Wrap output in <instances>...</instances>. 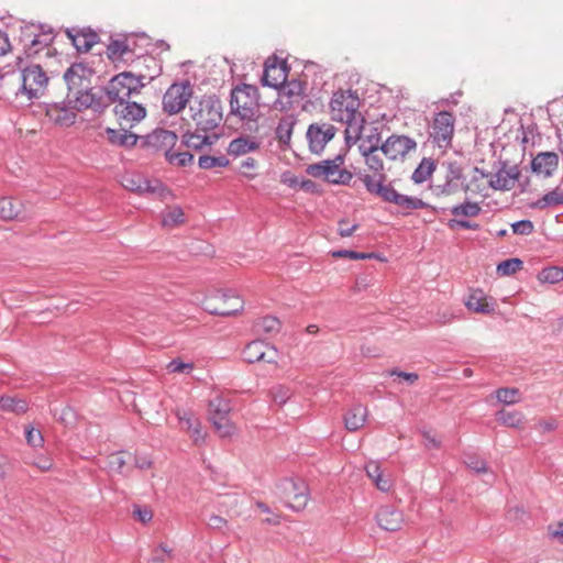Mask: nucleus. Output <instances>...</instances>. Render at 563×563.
<instances>
[{
	"label": "nucleus",
	"mask_w": 563,
	"mask_h": 563,
	"mask_svg": "<svg viewBox=\"0 0 563 563\" xmlns=\"http://www.w3.org/2000/svg\"><path fill=\"white\" fill-rule=\"evenodd\" d=\"M192 93V86L189 81L173 84L163 96V110L168 114L181 112Z\"/></svg>",
	"instance_id": "9d476101"
},
{
	"label": "nucleus",
	"mask_w": 563,
	"mask_h": 563,
	"mask_svg": "<svg viewBox=\"0 0 563 563\" xmlns=\"http://www.w3.org/2000/svg\"><path fill=\"white\" fill-rule=\"evenodd\" d=\"M67 100L69 103H73L74 108L77 110L91 108L95 111H98L103 107L101 99L97 98L90 87L80 89L78 91L76 90L73 93H67Z\"/></svg>",
	"instance_id": "4be33fe9"
},
{
	"label": "nucleus",
	"mask_w": 563,
	"mask_h": 563,
	"mask_svg": "<svg viewBox=\"0 0 563 563\" xmlns=\"http://www.w3.org/2000/svg\"><path fill=\"white\" fill-rule=\"evenodd\" d=\"M512 232L520 235H529L533 232V223L530 220H520L511 225Z\"/></svg>",
	"instance_id": "680f3d73"
},
{
	"label": "nucleus",
	"mask_w": 563,
	"mask_h": 563,
	"mask_svg": "<svg viewBox=\"0 0 563 563\" xmlns=\"http://www.w3.org/2000/svg\"><path fill=\"white\" fill-rule=\"evenodd\" d=\"M376 520L382 529L386 531H398L404 523V515L400 510L391 506H384L378 510Z\"/></svg>",
	"instance_id": "a878e982"
},
{
	"label": "nucleus",
	"mask_w": 563,
	"mask_h": 563,
	"mask_svg": "<svg viewBox=\"0 0 563 563\" xmlns=\"http://www.w3.org/2000/svg\"><path fill=\"white\" fill-rule=\"evenodd\" d=\"M67 35L78 52L86 53L98 42V34L93 31H77L73 33L67 30Z\"/></svg>",
	"instance_id": "2f4dec72"
},
{
	"label": "nucleus",
	"mask_w": 563,
	"mask_h": 563,
	"mask_svg": "<svg viewBox=\"0 0 563 563\" xmlns=\"http://www.w3.org/2000/svg\"><path fill=\"white\" fill-rule=\"evenodd\" d=\"M165 157L170 164L181 167L191 164L194 161V155L188 152L173 153L172 151H169L165 155Z\"/></svg>",
	"instance_id": "603ef678"
},
{
	"label": "nucleus",
	"mask_w": 563,
	"mask_h": 563,
	"mask_svg": "<svg viewBox=\"0 0 563 563\" xmlns=\"http://www.w3.org/2000/svg\"><path fill=\"white\" fill-rule=\"evenodd\" d=\"M128 47L124 43L114 41L108 46V54L110 57L122 56Z\"/></svg>",
	"instance_id": "338daca9"
},
{
	"label": "nucleus",
	"mask_w": 563,
	"mask_h": 563,
	"mask_svg": "<svg viewBox=\"0 0 563 563\" xmlns=\"http://www.w3.org/2000/svg\"><path fill=\"white\" fill-rule=\"evenodd\" d=\"M496 419L500 423L510 428H522L525 423V416L520 411L500 410L496 413Z\"/></svg>",
	"instance_id": "ea45409f"
},
{
	"label": "nucleus",
	"mask_w": 563,
	"mask_h": 563,
	"mask_svg": "<svg viewBox=\"0 0 563 563\" xmlns=\"http://www.w3.org/2000/svg\"><path fill=\"white\" fill-rule=\"evenodd\" d=\"M367 417V408L363 405L353 406L344 416V424L349 431H357L361 429Z\"/></svg>",
	"instance_id": "72a5a7b5"
},
{
	"label": "nucleus",
	"mask_w": 563,
	"mask_h": 563,
	"mask_svg": "<svg viewBox=\"0 0 563 563\" xmlns=\"http://www.w3.org/2000/svg\"><path fill=\"white\" fill-rule=\"evenodd\" d=\"M522 261L519 258H509L497 265V273L501 276L515 274L522 267Z\"/></svg>",
	"instance_id": "3c124183"
},
{
	"label": "nucleus",
	"mask_w": 563,
	"mask_h": 563,
	"mask_svg": "<svg viewBox=\"0 0 563 563\" xmlns=\"http://www.w3.org/2000/svg\"><path fill=\"white\" fill-rule=\"evenodd\" d=\"M125 464L126 460L121 452L113 453L108 459V467L113 472L121 473Z\"/></svg>",
	"instance_id": "13d9d810"
},
{
	"label": "nucleus",
	"mask_w": 563,
	"mask_h": 563,
	"mask_svg": "<svg viewBox=\"0 0 563 563\" xmlns=\"http://www.w3.org/2000/svg\"><path fill=\"white\" fill-rule=\"evenodd\" d=\"M496 398L509 406L521 401V394L517 388H499L496 390Z\"/></svg>",
	"instance_id": "49530a36"
},
{
	"label": "nucleus",
	"mask_w": 563,
	"mask_h": 563,
	"mask_svg": "<svg viewBox=\"0 0 563 563\" xmlns=\"http://www.w3.org/2000/svg\"><path fill=\"white\" fill-rule=\"evenodd\" d=\"M208 407L209 420H213L214 416L221 418L228 417L231 411V405L229 400L219 395L209 400Z\"/></svg>",
	"instance_id": "4c0bfd02"
},
{
	"label": "nucleus",
	"mask_w": 563,
	"mask_h": 563,
	"mask_svg": "<svg viewBox=\"0 0 563 563\" xmlns=\"http://www.w3.org/2000/svg\"><path fill=\"white\" fill-rule=\"evenodd\" d=\"M538 279L543 284H556L563 280V268L551 266L543 268L538 274Z\"/></svg>",
	"instance_id": "a18cd8bd"
},
{
	"label": "nucleus",
	"mask_w": 563,
	"mask_h": 563,
	"mask_svg": "<svg viewBox=\"0 0 563 563\" xmlns=\"http://www.w3.org/2000/svg\"><path fill=\"white\" fill-rule=\"evenodd\" d=\"M31 464L36 466L42 472H47L53 467V461L47 456H37L31 462Z\"/></svg>",
	"instance_id": "774afa93"
},
{
	"label": "nucleus",
	"mask_w": 563,
	"mask_h": 563,
	"mask_svg": "<svg viewBox=\"0 0 563 563\" xmlns=\"http://www.w3.org/2000/svg\"><path fill=\"white\" fill-rule=\"evenodd\" d=\"M142 139L145 146L155 151H162L165 155L175 146L178 140L175 132L164 129H156Z\"/></svg>",
	"instance_id": "6ab92c4d"
},
{
	"label": "nucleus",
	"mask_w": 563,
	"mask_h": 563,
	"mask_svg": "<svg viewBox=\"0 0 563 563\" xmlns=\"http://www.w3.org/2000/svg\"><path fill=\"white\" fill-rule=\"evenodd\" d=\"M444 181L435 186L439 195L451 196L459 191L470 189L462 166L456 162H448L445 165Z\"/></svg>",
	"instance_id": "f8f14e48"
},
{
	"label": "nucleus",
	"mask_w": 563,
	"mask_h": 563,
	"mask_svg": "<svg viewBox=\"0 0 563 563\" xmlns=\"http://www.w3.org/2000/svg\"><path fill=\"white\" fill-rule=\"evenodd\" d=\"M192 367V363H185L179 360H173L167 365V369L170 373H188Z\"/></svg>",
	"instance_id": "0e129e2a"
},
{
	"label": "nucleus",
	"mask_w": 563,
	"mask_h": 563,
	"mask_svg": "<svg viewBox=\"0 0 563 563\" xmlns=\"http://www.w3.org/2000/svg\"><path fill=\"white\" fill-rule=\"evenodd\" d=\"M361 101L352 90H338L330 100L331 119L345 123V141L347 145L355 144L361 139L365 119L358 111Z\"/></svg>",
	"instance_id": "f257e3e1"
},
{
	"label": "nucleus",
	"mask_w": 563,
	"mask_h": 563,
	"mask_svg": "<svg viewBox=\"0 0 563 563\" xmlns=\"http://www.w3.org/2000/svg\"><path fill=\"white\" fill-rule=\"evenodd\" d=\"M25 438L29 445L33 448L42 446L44 442V438L41 433V431L35 430L34 428H26L25 429Z\"/></svg>",
	"instance_id": "bf43d9fd"
},
{
	"label": "nucleus",
	"mask_w": 563,
	"mask_h": 563,
	"mask_svg": "<svg viewBox=\"0 0 563 563\" xmlns=\"http://www.w3.org/2000/svg\"><path fill=\"white\" fill-rule=\"evenodd\" d=\"M121 184L125 189L137 194L148 192L152 185V183L142 175L133 173L125 174L122 177Z\"/></svg>",
	"instance_id": "f704fd0d"
},
{
	"label": "nucleus",
	"mask_w": 563,
	"mask_h": 563,
	"mask_svg": "<svg viewBox=\"0 0 563 563\" xmlns=\"http://www.w3.org/2000/svg\"><path fill=\"white\" fill-rule=\"evenodd\" d=\"M417 143L405 135H391L380 146V151L389 159H398L405 157L410 151L415 150Z\"/></svg>",
	"instance_id": "dca6fc26"
},
{
	"label": "nucleus",
	"mask_w": 563,
	"mask_h": 563,
	"mask_svg": "<svg viewBox=\"0 0 563 563\" xmlns=\"http://www.w3.org/2000/svg\"><path fill=\"white\" fill-rule=\"evenodd\" d=\"M465 306L472 313H494L495 300L483 290H472L465 300Z\"/></svg>",
	"instance_id": "5701e85b"
},
{
	"label": "nucleus",
	"mask_w": 563,
	"mask_h": 563,
	"mask_svg": "<svg viewBox=\"0 0 563 563\" xmlns=\"http://www.w3.org/2000/svg\"><path fill=\"white\" fill-rule=\"evenodd\" d=\"M361 141L358 145L360 152H379L380 151V136L375 130L372 134L367 135L365 139H360Z\"/></svg>",
	"instance_id": "de8ad7c7"
},
{
	"label": "nucleus",
	"mask_w": 563,
	"mask_h": 563,
	"mask_svg": "<svg viewBox=\"0 0 563 563\" xmlns=\"http://www.w3.org/2000/svg\"><path fill=\"white\" fill-rule=\"evenodd\" d=\"M258 148V143L249 139L239 137L230 142L228 153L233 156L244 155Z\"/></svg>",
	"instance_id": "58836bf2"
},
{
	"label": "nucleus",
	"mask_w": 563,
	"mask_h": 563,
	"mask_svg": "<svg viewBox=\"0 0 563 563\" xmlns=\"http://www.w3.org/2000/svg\"><path fill=\"white\" fill-rule=\"evenodd\" d=\"M331 255L333 257H345V258H350V260H353V261H356V260H366V258H372L374 257V254L373 253H358V252H355V251H350V250H339V251H333L331 253Z\"/></svg>",
	"instance_id": "6e6d98bb"
},
{
	"label": "nucleus",
	"mask_w": 563,
	"mask_h": 563,
	"mask_svg": "<svg viewBox=\"0 0 563 563\" xmlns=\"http://www.w3.org/2000/svg\"><path fill=\"white\" fill-rule=\"evenodd\" d=\"M198 165L202 169H211L213 167H225L229 165V159L225 156L202 155L198 159Z\"/></svg>",
	"instance_id": "8fccbe9b"
},
{
	"label": "nucleus",
	"mask_w": 563,
	"mask_h": 563,
	"mask_svg": "<svg viewBox=\"0 0 563 563\" xmlns=\"http://www.w3.org/2000/svg\"><path fill=\"white\" fill-rule=\"evenodd\" d=\"M117 101L118 104L114 108V112L120 126L132 129L146 117V109L142 104L126 101L125 99Z\"/></svg>",
	"instance_id": "2eb2a0df"
},
{
	"label": "nucleus",
	"mask_w": 563,
	"mask_h": 563,
	"mask_svg": "<svg viewBox=\"0 0 563 563\" xmlns=\"http://www.w3.org/2000/svg\"><path fill=\"white\" fill-rule=\"evenodd\" d=\"M278 98L275 102L276 108L287 111L298 106L305 97V85L297 79L284 81L278 88Z\"/></svg>",
	"instance_id": "ddd939ff"
},
{
	"label": "nucleus",
	"mask_w": 563,
	"mask_h": 563,
	"mask_svg": "<svg viewBox=\"0 0 563 563\" xmlns=\"http://www.w3.org/2000/svg\"><path fill=\"white\" fill-rule=\"evenodd\" d=\"M561 205H563V188L558 186L533 202L532 207L537 209H547Z\"/></svg>",
	"instance_id": "c9c22d12"
},
{
	"label": "nucleus",
	"mask_w": 563,
	"mask_h": 563,
	"mask_svg": "<svg viewBox=\"0 0 563 563\" xmlns=\"http://www.w3.org/2000/svg\"><path fill=\"white\" fill-rule=\"evenodd\" d=\"M361 154L364 156L368 169L373 172V175L366 174L362 177L364 186L366 187L367 178H378L380 176L383 177L382 185H385L386 175L384 174V163L379 156V152H362Z\"/></svg>",
	"instance_id": "473e14b6"
},
{
	"label": "nucleus",
	"mask_w": 563,
	"mask_h": 563,
	"mask_svg": "<svg viewBox=\"0 0 563 563\" xmlns=\"http://www.w3.org/2000/svg\"><path fill=\"white\" fill-rule=\"evenodd\" d=\"M161 217L162 225L165 228H174L185 222V213L179 206L167 207Z\"/></svg>",
	"instance_id": "e433bc0d"
},
{
	"label": "nucleus",
	"mask_w": 563,
	"mask_h": 563,
	"mask_svg": "<svg viewBox=\"0 0 563 563\" xmlns=\"http://www.w3.org/2000/svg\"><path fill=\"white\" fill-rule=\"evenodd\" d=\"M221 306L211 307L208 305L206 311L218 317H234L243 311L244 302L239 296L222 295L217 298Z\"/></svg>",
	"instance_id": "412c9836"
},
{
	"label": "nucleus",
	"mask_w": 563,
	"mask_h": 563,
	"mask_svg": "<svg viewBox=\"0 0 563 563\" xmlns=\"http://www.w3.org/2000/svg\"><path fill=\"white\" fill-rule=\"evenodd\" d=\"M383 177L367 178L366 190L380 197L384 201L396 205L404 213L411 210L423 209L428 205L421 199L412 196L399 194L390 185H382Z\"/></svg>",
	"instance_id": "7ed1b4c3"
},
{
	"label": "nucleus",
	"mask_w": 563,
	"mask_h": 563,
	"mask_svg": "<svg viewBox=\"0 0 563 563\" xmlns=\"http://www.w3.org/2000/svg\"><path fill=\"white\" fill-rule=\"evenodd\" d=\"M48 119L59 126H70L75 123L76 112L66 106L54 103L46 110Z\"/></svg>",
	"instance_id": "c756f323"
},
{
	"label": "nucleus",
	"mask_w": 563,
	"mask_h": 563,
	"mask_svg": "<svg viewBox=\"0 0 563 563\" xmlns=\"http://www.w3.org/2000/svg\"><path fill=\"white\" fill-rule=\"evenodd\" d=\"M216 432L221 438H229L235 432V426L229 420L228 417L221 418L214 416L213 420H210Z\"/></svg>",
	"instance_id": "c03bdc74"
},
{
	"label": "nucleus",
	"mask_w": 563,
	"mask_h": 563,
	"mask_svg": "<svg viewBox=\"0 0 563 563\" xmlns=\"http://www.w3.org/2000/svg\"><path fill=\"white\" fill-rule=\"evenodd\" d=\"M344 158L338 155L334 159H325L317 164H311L307 167V173L316 178H323L324 180L335 184L345 185L352 179V173L342 168Z\"/></svg>",
	"instance_id": "0eeeda50"
},
{
	"label": "nucleus",
	"mask_w": 563,
	"mask_h": 563,
	"mask_svg": "<svg viewBox=\"0 0 563 563\" xmlns=\"http://www.w3.org/2000/svg\"><path fill=\"white\" fill-rule=\"evenodd\" d=\"M54 416L59 422H62L66 427L74 424V422L76 421V412L70 407H64L60 409L59 412L55 410Z\"/></svg>",
	"instance_id": "864d4df0"
},
{
	"label": "nucleus",
	"mask_w": 563,
	"mask_h": 563,
	"mask_svg": "<svg viewBox=\"0 0 563 563\" xmlns=\"http://www.w3.org/2000/svg\"><path fill=\"white\" fill-rule=\"evenodd\" d=\"M218 140V135L213 132L203 133L196 128L195 132H187L183 136L184 144L194 150H202L205 146L212 145Z\"/></svg>",
	"instance_id": "7c9ffc66"
},
{
	"label": "nucleus",
	"mask_w": 563,
	"mask_h": 563,
	"mask_svg": "<svg viewBox=\"0 0 563 563\" xmlns=\"http://www.w3.org/2000/svg\"><path fill=\"white\" fill-rule=\"evenodd\" d=\"M277 495L295 510H303L309 500L308 486L301 478H283L276 484Z\"/></svg>",
	"instance_id": "423d86ee"
},
{
	"label": "nucleus",
	"mask_w": 563,
	"mask_h": 563,
	"mask_svg": "<svg viewBox=\"0 0 563 563\" xmlns=\"http://www.w3.org/2000/svg\"><path fill=\"white\" fill-rule=\"evenodd\" d=\"M21 41L25 54L27 57H32L51 45L53 34L51 31H43L40 26L30 24L22 29Z\"/></svg>",
	"instance_id": "9b49d317"
},
{
	"label": "nucleus",
	"mask_w": 563,
	"mask_h": 563,
	"mask_svg": "<svg viewBox=\"0 0 563 563\" xmlns=\"http://www.w3.org/2000/svg\"><path fill=\"white\" fill-rule=\"evenodd\" d=\"M148 192L156 195L162 201L174 199L173 192L159 181L152 183Z\"/></svg>",
	"instance_id": "5fc2aeb1"
},
{
	"label": "nucleus",
	"mask_w": 563,
	"mask_h": 563,
	"mask_svg": "<svg viewBox=\"0 0 563 563\" xmlns=\"http://www.w3.org/2000/svg\"><path fill=\"white\" fill-rule=\"evenodd\" d=\"M295 121L291 117L280 119L276 128V136L283 144H288L291 139Z\"/></svg>",
	"instance_id": "79ce46f5"
},
{
	"label": "nucleus",
	"mask_w": 563,
	"mask_h": 563,
	"mask_svg": "<svg viewBox=\"0 0 563 563\" xmlns=\"http://www.w3.org/2000/svg\"><path fill=\"white\" fill-rule=\"evenodd\" d=\"M145 79L144 75L136 76L131 71L120 73L109 81L106 88L107 96L112 102L130 98L145 86Z\"/></svg>",
	"instance_id": "39448f33"
},
{
	"label": "nucleus",
	"mask_w": 563,
	"mask_h": 563,
	"mask_svg": "<svg viewBox=\"0 0 563 563\" xmlns=\"http://www.w3.org/2000/svg\"><path fill=\"white\" fill-rule=\"evenodd\" d=\"M20 79L21 86L16 93L25 95L30 100L40 98L48 82V77L38 65H31L22 69Z\"/></svg>",
	"instance_id": "1a4fd4ad"
},
{
	"label": "nucleus",
	"mask_w": 563,
	"mask_h": 563,
	"mask_svg": "<svg viewBox=\"0 0 563 563\" xmlns=\"http://www.w3.org/2000/svg\"><path fill=\"white\" fill-rule=\"evenodd\" d=\"M272 396L276 405L283 406L291 397V390L286 386H278L273 389Z\"/></svg>",
	"instance_id": "4d7b16f0"
},
{
	"label": "nucleus",
	"mask_w": 563,
	"mask_h": 563,
	"mask_svg": "<svg viewBox=\"0 0 563 563\" xmlns=\"http://www.w3.org/2000/svg\"><path fill=\"white\" fill-rule=\"evenodd\" d=\"M256 327L263 328L266 332H277L280 328L279 319H258Z\"/></svg>",
	"instance_id": "69168bd1"
},
{
	"label": "nucleus",
	"mask_w": 563,
	"mask_h": 563,
	"mask_svg": "<svg viewBox=\"0 0 563 563\" xmlns=\"http://www.w3.org/2000/svg\"><path fill=\"white\" fill-rule=\"evenodd\" d=\"M287 78V70L283 64L268 59L265 63L262 84L267 87L277 89Z\"/></svg>",
	"instance_id": "cd10ccee"
},
{
	"label": "nucleus",
	"mask_w": 563,
	"mask_h": 563,
	"mask_svg": "<svg viewBox=\"0 0 563 563\" xmlns=\"http://www.w3.org/2000/svg\"><path fill=\"white\" fill-rule=\"evenodd\" d=\"M0 408L7 412L15 415L24 413L27 410V404L24 399L11 396H2L0 398Z\"/></svg>",
	"instance_id": "a19ab883"
},
{
	"label": "nucleus",
	"mask_w": 563,
	"mask_h": 563,
	"mask_svg": "<svg viewBox=\"0 0 563 563\" xmlns=\"http://www.w3.org/2000/svg\"><path fill=\"white\" fill-rule=\"evenodd\" d=\"M30 214L24 208V203L15 201L9 197L0 198V220L12 221L19 220L24 221L29 219Z\"/></svg>",
	"instance_id": "393cba45"
},
{
	"label": "nucleus",
	"mask_w": 563,
	"mask_h": 563,
	"mask_svg": "<svg viewBox=\"0 0 563 563\" xmlns=\"http://www.w3.org/2000/svg\"><path fill=\"white\" fill-rule=\"evenodd\" d=\"M482 211V208L477 202L465 201L464 203L454 206L451 209V213L455 217L463 216L467 218L477 217Z\"/></svg>",
	"instance_id": "37998d69"
},
{
	"label": "nucleus",
	"mask_w": 563,
	"mask_h": 563,
	"mask_svg": "<svg viewBox=\"0 0 563 563\" xmlns=\"http://www.w3.org/2000/svg\"><path fill=\"white\" fill-rule=\"evenodd\" d=\"M365 471L367 476L373 481L374 484L385 475L380 468L379 463L376 461L368 462L365 466Z\"/></svg>",
	"instance_id": "e2e57ef3"
},
{
	"label": "nucleus",
	"mask_w": 563,
	"mask_h": 563,
	"mask_svg": "<svg viewBox=\"0 0 563 563\" xmlns=\"http://www.w3.org/2000/svg\"><path fill=\"white\" fill-rule=\"evenodd\" d=\"M260 92L255 86L242 85L232 90L231 110L242 120L255 121L260 115Z\"/></svg>",
	"instance_id": "20e7f679"
},
{
	"label": "nucleus",
	"mask_w": 563,
	"mask_h": 563,
	"mask_svg": "<svg viewBox=\"0 0 563 563\" xmlns=\"http://www.w3.org/2000/svg\"><path fill=\"white\" fill-rule=\"evenodd\" d=\"M243 357L247 363L266 362L275 363L277 351L263 341H253L243 351Z\"/></svg>",
	"instance_id": "aec40b11"
},
{
	"label": "nucleus",
	"mask_w": 563,
	"mask_h": 563,
	"mask_svg": "<svg viewBox=\"0 0 563 563\" xmlns=\"http://www.w3.org/2000/svg\"><path fill=\"white\" fill-rule=\"evenodd\" d=\"M177 417L180 428L188 432L195 444H199L205 441L206 434L202 431V426L198 418L188 411H178Z\"/></svg>",
	"instance_id": "bb28decb"
},
{
	"label": "nucleus",
	"mask_w": 563,
	"mask_h": 563,
	"mask_svg": "<svg viewBox=\"0 0 563 563\" xmlns=\"http://www.w3.org/2000/svg\"><path fill=\"white\" fill-rule=\"evenodd\" d=\"M455 131V117L448 111L438 112L429 129V137L439 148L448 150L452 146Z\"/></svg>",
	"instance_id": "6e6552de"
},
{
	"label": "nucleus",
	"mask_w": 563,
	"mask_h": 563,
	"mask_svg": "<svg viewBox=\"0 0 563 563\" xmlns=\"http://www.w3.org/2000/svg\"><path fill=\"white\" fill-rule=\"evenodd\" d=\"M190 118L198 131L213 132L222 120L220 101L213 96H203L189 107Z\"/></svg>",
	"instance_id": "f03ea898"
},
{
	"label": "nucleus",
	"mask_w": 563,
	"mask_h": 563,
	"mask_svg": "<svg viewBox=\"0 0 563 563\" xmlns=\"http://www.w3.org/2000/svg\"><path fill=\"white\" fill-rule=\"evenodd\" d=\"M519 176L520 170L518 166H508L507 164H503L497 173L490 176L489 186L495 190L507 191L515 187Z\"/></svg>",
	"instance_id": "a211bd4d"
},
{
	"label": "nucleus",
	"mask_w": 563,
	"mask_h": 563,
	"mask_svg": "<svg viewBox=\"0 0 563 563\" xmlns=\"http://www.w3.org/2000/svg\"><path fill=\"white\" fill-rule=\"evenodd\" d=\"M559 166V156L554 152H541L537 154L532 162L531 168L533 173L541 175L545 178L553 175Z\"/></svg>",
	"instance_id": "b1692460"
},
{
	"label": "nucleus",
	"mask_w": 563,
	"mask_h": 563,
	"mask_svg": "<svg viewBox=\"0 0 563 563\" xmlns=\"http://www.w3.org/2000/svg\"><path fill=\"white\" fill-rule=\"evenodd\" d=\"M336 133V129L325 122H317L309 125L307 130V139L309 148L313 153H321L328 142H330Z\"/></svg>",
	"instance_id": "4468645a"
},
{
	"label": "nucleus",
	"mask_w": 563,
	"mask_h": 563,
	"mask_svg": "<svg viewBox=\"0 0 563 563\" xmlns=\"http://www.w3.org/2000/svg\"><path fill=\"white\" fill-rule=\"evenodd\" d=\"M91 69L82 64H73L64 74L68 93L90 86Z\"/></svg>",
	"instance_id": "f3484780"
},
{
	"label": "nucleus",
	"mask_w": 563,
	"mask_h": 563,
	"mask_svg": "<svg viewBox=\"0 0 563 563\" xmlns=\"http://www.w3.org/2000/svg\"><path fill=\"white\" fill-rule=\"evenodd\" d=\"M465 464L476 473L487 472L486 462L476 455H467L465 459Z\"/></svg>",
	"instance_id": "052dcab7"
},
{
	"label": "nucleus",
	"mask_w": 563,
	"mask_h": 563,
	"mask_svg": "<svg viewBox=\"0 0 563 563\" xmlns=\"http://www.w3.org/2000/svg\"><path fill=\"white\" fill-rule=\"evenodd\" d=\"M107 140L114 146L133 147L140 136L130 131L128 126H120L119 129H106Z\"/></svg>",
	"instance_id": "c85d7f7f"
},
{
	"label": "nucleus",
	"mask_w": 563,
	"mask_h": 563,
	"mask_svg": "<svg viewBox=\"0 0 563 563\" xmlns=\"http://www.w3.org/2000/svg\"><path fill=\"white\" fill-rule=\"evenodd\" d=\"M432 172L433 163L429 159H423L412 173L411 178L416 184H421L431 176Z\"/></svg>",
	"instance_id": "09e8293b"
}]
</instances>
